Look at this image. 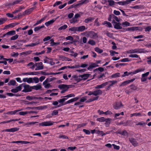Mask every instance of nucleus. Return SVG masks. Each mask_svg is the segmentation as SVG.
<instances>
[{
  "label": "nucleus",
  "mask_w": 151,
  "mask_h": 151,
  "mask_svg": "<svg viewBox=\"0 0 151 151\" xmlns=\"http://www.w3.org/2000/svg\"><path fill=\"white\" fill-rule=\"evenodd\" d=\"M30 65H32V66L30 67V68L33 69H34L35 66L36 67L35 69L36 70H42L44 68L42 63L41 62L36 63L35 64H34L33 63L31 62L29 63L27 65V66Z\"/></svg>",
  "instance_id": "nucleus-1"
},
{
  "label": "nucleus",
  "mask_w": 151,
  "mask_h": 151,
  "mask_svg": "<svg viewBox=\"0 0 151 151\" xmlns=\"http://www.w3.org/2000/svg\"><path fill=\"white\" fill-rule=\"evenodd\" d=\"M22 86H23L24 88V89L22 91L24 92L30 91L32 89L38 90L41 88V86H34L32 87H30L29 86H22Z\"/></svg>",
  "instance_id": "nucleus-2"
},
{
  "label": "nucleus",
  "mask_w": 151,
  "mask_h": 151,
  "mask_svg": "<svg viewBox=\"0 0 151 151\" xmlns=\"http://www.w3.org/2000/svg\"><path fill=\"white\" fill-rule=\"evenodd\" d=\"M87 96H86L82 97L80 100V102H84L86 101V103H89L95 100H97L98 99V97H93L87 100Z\"/></svg>",
  "instance_id": "nucleus-3"
},
{
  "label": "nucleus",
  "mask_w": 151,
  "mask_h": 151,
  "mask_svg": "<svg viewBox=\"0 0 151 151\" xmlns=\"http://www.w3.org/2000/svg\"><path fill=\"white\" fill-rule=\"evenodd\" d=\"M144 49L141 48L134 49L130 50L127 51V53L129 54L134 53H141L145 52Z\"/></svg>",
  "instance_id": "nucleus-4"
},
{
  "label": "nucleus",
  "mask_w": 151,
  "mask_h": 151,
  "mask_svg": "<svg viewBox=\"0 0 151 151\" xmlns=\"http://www.w3.org/2000/svg\"><path fill=\"white\" fill-rule=\"evenodd\" d=\"M54 123L52 121H50L40 123L39 124V125L42 126H48L52 125Z\"/></svg>",
  "instance_id": "nucleus-5"
},
{
  "label": "nucleus",
  "mask_w": 151,
  "mask_h": 151,
  "mask_svg": "<svg viewBox=\"0 0 151 151\" xmlns=\"http://www.w3.org/2000/svg\"><path fill=\"white\" fill-rule=\"evenodd\" d=\"M137 89L136 86H130L127 88L126 91L127 93H129L133 91L137 90Z\"/></svg>",
  "instance_id": "nucleus-6"
},
{
  "label": "nucleus",
  "mask_w": 151,
  "mask_h": 151,
  "mask_svg": "<svg viewBox=\"0 0 151 151\" xmlns=\"http://www.w3.org/2000/svg\"><path fill=\"white\" fill-rule=\"evenodd\" d=\"M87 35L88 37H89L91 38L92 39H96V38H97L98 37L97 34L95 33L93 31L89 32L88 33Z\"/></svg>",
  "instance_id": "nucleus-7"
},
{
  "label": "nucleus",
  "mask_w": 151,
  "mask_h": 151,
  "mask_svg": "<svg viewBox=\"0 0 151 151\" xmlns=\"http://www.w3.org/2000/svg\"><path fill=\"white\" fill-rule=\"evenodd\" d=\"M150 73L149 72H146L145 73L142 74V77L141 80L142 82H144L146 81L147 79V76Z\"/></svg>",
  "instance_id": "nucleus-8"
},
{
  "label": "nucleus",
  "mask_w": 151,
  "mask_h": 151,
  "mask_svg": "<svg viewBox=\"0 0 151 151\" xmlns=\"http://www.w3.org/2000/svg\"><path fill=\"white\" fill-rule=\"evenodd\" d=\"M123 105L121 102H116L113 105V107L116 109H118L121 107L123 106Z\"/></svg>",
  "instance_id": "nucleus-9"
},
{
  "label": "nucleus",
  "mask_w": 151,
  "mask_h": 151,
  "mask_svg": "<svg viewBox=\"0 0 151 151\" xmlns=\"http://www.w3.org/2000/svg\"><path fill=\"white\" fill-rule=\"evenodd\" d=\"M129 141L134 146L136 147L138 145V143L137 142L136 139H135L133 138H129Z\"/></svg>",
  "instance_id": "nucleus-10"
},
{
  "label": "nucleus",
  "mask_w": 151,
  "mask_h": 151,
  "mask_svg": "<svg viewBox=\"0 0 151 151\" xmlns=\"http://www.w3.org/2000/svg\"><path fill=\"white\" fill-rule=\"evenodd\" d=\"M112 22L114 23L115 24L114 25V28L117 29H121L122 28V27L120 26L121 25L120 23L119 22L117 23L115 22V20H113Z\"/></svg>",
  "instance_id": "nucleus-11"
},
{
  "label": "nucleus",
  "mask_w": 151,
  "mask_h": 151,
  "mask_svg": "<svg viewBox=\"0 0 151 151\" xmlns=\"http://www.w3.org/2000/svg\"><path fill=\"white\" fill-rule=\"evenodd\" d=\"M19 128L17 127L12 128L9 129H6L4 130V131L9 132H14L19 130Z\"/></svg>",
  "instance_id": "nucleus-12"
},
{
  "label": "nucleus",
  "mask_w": 151,
  "mask_h": 151,
  "mask_svg": "<svg viewBox=\"0 0 151 151\" xmlns=\"http://www.w3.org/2000/svg\"><path fill=\"white\" fill-rule=\"evenodd\" d=\"M69 86H59V88L60 89H62V91H61L62 93H64L66 91L69 87H68Z\"/></svg>",
  "instance_id": "nucleus-13"
},
{
  "label": "nucleus",
  "mask_w": 151,
  "mask_h": 151,
  "mask_svg": "<svg viewBox=\"0 0 151 151\" xmlns=\"http://www.w3.org/2000/svg\"><path fill=\"white\" fill-rule=\"evenodd\" d=\"M117 83V81H109L105 83H103L101 85H106L107 84H108L109 85H113L114 84H116Z\"/></svg>",
  "instance_id": "nucleus-14"
},
{
  "label": "nucleus",
  "mask_w": 151,
  "mask_h": 151,
  "mask_svg": "<svg viewBox=\"0 0 151 151\" xmlns=\"http://www.w3.org/2000/svg\"><path fill=\"white\" fill-rule=\"evenodd\" d=\"M33 79L32 78H24L23 79V81L24 82H27L28 83H33Z\"/></svg>",
  "instance_id": "nucleus-15"
},
{
  "label": "nucleus",
  "mask_w": 151,
  "mask_h": 151,
  "mask_svg": "<svg viewBox=\"0 0 151 151\" xmlns=\"http://www.w3.org/2000/svg\"><path fill=\"white\" fill-rule=\"evenodd\" d=\"M89 74H85L82 75H80V76L82 80H86L90 76Z\"/></svg>",
  "instance_id": "nucleus-16"
},
{
  "label": "nucleus",
  "mask_w": 151,
  "mask_h": 151,
  "mask_svg": "<svg viewBox=\"0 0 151 151\" xmlns=\"http://www.w3.org/2000/svg\"><path fill=\"white\" fill-rule=\"evenodd\" d=\"M22 86H19L18 87L15 88L11 90V91L12 92L15 93L17 92L18 91L21 90Z\"/></svg>",
  "instance_id": "nucleus-17"
},
{
  "label": "nucleus",
  "mask_w": 151,
  "mask_h": 151,
  "mask_svg": "<svg viewBox=\"0 0 151 151\" xmlns=\"http://www.w3.org/2000/svg\"><path fill=\"white\" fill-rule=\"evenodd\" d=\"M135 80V79L134 78L131 80L124 81L122 83L121 85H126L127 84H129L131 83L132 82Z\"/></svg>",
  "instance_id": "nucleus-18"
},
{
  "label": "nucleus",
  "mask_w": 151,
  "mask_h": 151,
  "mask_svg": "<svg viewBox=\"0 0 151 151\" xmlns=\"http://www.w3.org/2000/svg\"><path fill=\"white\" fill-rule=\"evenodd\" d=\"M72 78H74L75 81L77 82H79L82 80L80 76L74 75L72 76Z\"/></svg>",
  "instance_id": "nucleus-19"
},
{
  "label": "nucleus",
  "mask_w": 151,
  "mask_h": 151,
  "mask_svg": "<svg viewBox=\"0 0 151 151\" xmlns=\"http://www.w3.org/2000/svg\"><path fill=\"white\" fill-rule=\"evenodd\" d=\"M56 19H53L45 23V24L47 27L50 25L52 24L56 20Z\"/></svg>",
  "instance_id": "nucleus-20"
},
{
  "label": "nucleus",
  "mask_w": 151,
  "mask_h": 151,
  "mask_svg": "<svg viewBox=\"0 0 151 151\" xmlns=\"http://www.w3.org/2000/svg\"><path fill=\"white\" fill-rule=\"evenodd\" d=\"M94 19V18L93 17H89L85 19L84 22L85 23H88L89 22H91Z\"/></svg>",
  "instance_id": "nucleus-21"
},
{
  "label": "nucleus",
  "mask_w": 151,
  "mask_h": 151,
  "mask_svg": "<svg viewBox=\"0 0 151 151\" xmlns=\"http://www.w3.org/2000/svg\"><path fill=\"white\" fill-rule=\"evenodd\" d=\"M116 4L122 6H125L127 4L126 0L125 1H120L116 2Z\"/></svg>",
  "instance_id": "nucleus-22"
},
{
  "label": "nucleus",
  "mask_w": 151,
  "mask_h": 151,
  "mask_svg": "<svg viewBox=\"0 0 151 151\" xmlns=\"http://www.w3.org/2000/svg\"><path fill=\"white\" fill-rule=\"evenodd\" d=\"M6 34L7 36V38H8L9 36H12L15 35L16 34V32L14 30L11 31L7 32Z\"/></svg>",
  "instance_id": "nucleus-23"
},
{
  "label": "nucleus",
  "mask_w": 151,
  "mask_h": 151,
  "mask_svg": "<svg viewBox=\"0 0 151 151\" xmlns=\"http://www.w3.org/2000/svg\"><path fill=\"white\" fill-rule=\"evenodd\" d=\"M133 72H128L127 71L125 72L124 74L121 76L122 77H124L126 76H128L130 75H133Z\"/></svg>",
  "instance_id": "nucleus-24"
},
{
  "label": "nucleus",
  "mask_w": 151,
  "mask_h": 151,
  "mask_svg": "<svg viewBox=\"0 0 151 151\" xmlns=\"http://www.w3.org/2000/svg\"><path fill=\"white\" fill-rule=\"evenodd\" d=\"M21 110V109L17 110L14 111H8L6 114H7L13 115L15 114L17 112Z\"/></svg>",
  "instance_id": "nucleus-25"
},
{
  "label": "nucleus",
  "mask_w": 151,
  "mask_h": 151,
  "mask_svg": "<svg viewBox=\"0 0 151 151\" xmlns=\"http://www.w3.org/2000/svg\"><path fill=\"white\" fill-rule=\"evenodd\" d=\"M38 72H33L30 73H23L22 74L23 75H35L37 74Z\"/></svg>",
  "instance_id": "nucleus-26"
},
{
  "label": "nucleus",
  "mask_w": 151,
  "mask_h": 151,
  "mask_svg": "<svg viewBox=\"0 0 151 151\" xmlns=\"http://www.w3.org/2000/svg\"><path fill=\"white\" fill-rule=\"evenodd\" d=\"M46 17H44V18H43L42 19H41L39 21H37L36 23H35L34 25V26H36L38 24L41 23L43 21H44L46 18Z\"/></svg>",
  "instance_id": "nucleus-27"
},
{
  "label": "nucleus",
  "mask_w": 151,
  "mask_h": 151,
  "mask_svg": "<svg viewBox=\"0 0 151 151\" xmlns=\"http://www.w3.org/2000/svg\"><path fill=\"white\" fill-rule=\"evenodd\" d=\"M138 27H129L127 29L126 31H134L138 30Z\"/></svg>",
  "instance_id": "nucleus-28"
},
{
  "label": "nucleus",
  "mask_w": 151,
  "mask_h": 151,
  "mask_svg": "<svg viewBox=\"0 0 151 151\" xmlns=\"http://www.w3.org/2000/svg\"><path fill=\"white\" fill-rule=\"evenodd\" d=\"M78 28V31L82 32L84 31L86 28L85 26H82L77 27Z\"/></svg>",
  "instance_id": "nucleus-29"
},
{
  "label": "nucleus",
  "mask_w": 151,
  "mask_h": 151,
  "mask_svg": "<svg viewBox=\"0 0 151 151\" xmlns=\"http://www.w3.org/2000/svg\"><path fill=\"white\" fill-rule=\"evenodd\" d=\"M93 92V95L96 96L99 95L101 94L102 93L101 91L99 90H96Z\"/></svg>",
  "instance_id": "nucleus-30"
},
{
  "label": "nucleus",
  "mask_w": 151,
  "mask_h": 151,
  "mask_svg": "<svg viewBox=\"0 0 151 151\" xmlns=\"http://www.w3.org/2000/svg\"><path fill=\"white\" fill-rule=\"evenodd\" d=\"M45 27V26L43 25L41 26H39L35 27L34 29V30L35 31L37 32L40 30V29L44 28Z\"/></svg>",
  "instance_id": "nucleus-31"
},
{
  "label": "nucleus",
  "mask_w": 151,
  "mask_h": 151,
  "mask_svg": "<svg viewBox=\"0 0 151 151\" xmlns=\"http://www.w3.org/2000/svg\"><path fill=\"white\" fill-rule=\"evenodd\" d=\"M119 77H120V73H117L113 74L111 76V77L112 78H116Z\"/></svg>",
  "instance_id": "nucleus-32"
},
{
  "label": "nucleus",
  "mask_w": 151,
  "mask_h": 151,
  "mask_svg": "<svg viewBox=\"0 0 151 151\" xmlns=\"http://www.w3.org/2000/svg\"><path fill=\"white\" fill-rule=\"evenodd\" d=\"M119 134L124 136H127L128 133L126 131L124 130L122 131H119L117 132Z\"/></svg>",
  "instance_id": "nucleus-33"
},
{
  "label": "nucleus",
  "mask_w": 151,
  "mask_h": 151,
  "mask_svg": "<svg viewBox=\"0 0 151 151\" xmlns=\"http://www.w3.org/2000/svg\"><path fill=\"white\" fill-rule=\"evenodd\" d=\"M145 70V68H139L138 69H137L135 70L133 72V73L134 74H135L137 73H138L139 72L143 71Z\"/></svg>",
  "instance_id": "nucleus-34"
},
{
  "label": "nucleus",
  "mask_w": 151,
  "mask_h": 151,
  "mask_svg": "<svg viewBox=\"0 0 151 151\" xmlns=\"http://www.w3.org/2000/svg\"><path fill=\"white\" fill-rule=\"evenodd\" d=\"M69 31L73 32L74 33H75L77 31H78V28L76 27H73L70 28L69 29Z\"/></svg>",
  "instance_id": "nucleus-35"
},
{
  "label": "nucleus",
  "mask_w": 151,
  "mask_h": 151,
  "mask_svg": "<svg viewBox=\"0 0 151 151\" xmlns=\"http://www.w3.org/2000/svg\"><path fill=\"white\" fill-rule=\"evenodd\" d=\"M109 3V5L111 6H112L116 4V2L113 0H108L107 1Z\"/></svg>",
  "instance_id": "nucleus-36"
},
{
  "label": "nucleus",
  "mask_w": 151,
  "mask_h": 151,
  "mask_svg": "<svg viewBox=\"0 0 151 151\" xmlns=\"http://www.w3.org/2000/svg\"><path fill=\"white\" fill-rule=\"evenodd\" d=\"M78 21V20L76 18H75L74 17L70 20V22L71 23H75Z\"/></svg>",
  "instance_id": "nucleus-37"
},
{
  "label": "nucleus",
  "mask_w": 151,
  "mask_h": 151,
  "mask_svg": "<svg viewBox=\"0 0 151 151\" xmlns=\"http://www.w3.org/2000/svg\"><path fill=\"white\" fill-rule=\"evenodd\" d=\"M97 52L99 53H101L103 52V50L100 49L99 48L96 47L94 49Z\"/></svg>",
  "instance_id": "nucleus-38"
},
{
  "label": "nucleus",
  "mask_w": 151,
  "mask_h": 151,
  "mask_svg": "<svg viewBox=\"0 0 151 151\" xmlns=\"http://www.w3.org/2000/svg\"><path fill=\"white\" fill-rule=\"evenodd\" d=\"M65 39L66 40H70L73 42H76L75 40L74 41L73 37L71 36H69L66 37Z\"/></svg>",
  "instance_id": "nucleus-39"
},
{
  "label": "nucleus",
  "mask_w": 151,
  "mask_h": 151,
  "mask_svg": "<svg viewBox=\"0 0 151 151\" xmlns=\"http://www.w3.org/2000/svg\"><path fill=\"white\" fill-rule=\"evenodd\" d=\"M58 102L60 104V105L58 106V107H60L61 106H63L64 105H62L64 104L65 102H64V99H60L58 101Z\"/></svg>",
  "instance_id": "nucleus-40"
},
{
  "label": "nucleus",
  "mask_w": 151,
  "mask_h": 151,
  "mask_svg": "<svg viewBox=\"0 0 151 151\" xmlns=\"http://www.w3.org/2000/svg\"><path fill=\"white\" fill-rule=\"evenodd\" d=\"M88 43L92 45H94L96 44V42L93 40H90L88 42Z\"/></svg>",
  "instance_id": "nucleus-41"
},
{
  "label": "nucleus",
  "mask_w": 151,
  "mask_h": 151,
  "mask_svg": "<svg viewBox=\"0 0 151 151\" xmlns=\"http://www.w3.org/2000/svg\"><path fill=\"white\" fill-rule=\"evenodd\" d=\"M67 27H68V26L67 25H66V24L64 25L61 27L60 28H59L58 29V30H64V29H66Z\"/></svg>",
  "instance_id": "nucleus-42"
},
{
  "label": "nucleus",
  "mask_w": 151,
  "mask_h": 151,
  "mask_svg": "<svg viewBox=\"0 0 151 151\" xmlns=\"http://www.w3.org/2000/svg\"><path fill=\"white\" fill-rule=\"evenodd\" d=\"M103 24H107V26L109 27H112V25L111 23L109 22H108L107 21H105L104 22V23H103Z\"/></svg>",
  "instance_id": "nucleus-43"
},
{
  "label": "nucleus",
  "mask_w": 151,
  "mask_h": 151,
  "mask_svg": "<svg viewBox=\"0 0 151 151\" xmlns=\"http://www.w3.org/2000/svg\"><path fill=\"white\" fill-rule=\"evenodd\" d=\"M38 123L37 122H32L26 123L24 124V125L27 126V127H29L30 125L32 124H33L36 123Z\"/></svg>",
  "instance_id": "nucleus-44"
},
{
  "label": "nucleus",
  "mask_w": 151,
  "mask_h": 151,
  "mask_svg": "<svg viewBox=\"0 0 151 151\" xmlns=\"http://www.w3.org/2000/svg\"><path fill=\"white\" fill-rule=\"evenodd\" d=\"M105 119L104 117H101L97 119V121L100 122H104L105 121Z\"/></svg>",
  "instance_id": "nucleus-45"
},
{
  "label": "nucleus",
  "mask_w": 151,
  "mask_h": 151,
  "mask_svg": "<svg viewBox=\"0 0 151 151\" xmlns=\"http://www.w3.org/2000/svg\"><path fill=\"white\" fill-rule=\"evenodd\" d=\"M104 122H105V124L107 126V125L109 124L110 123L111 119L109 118L105 119Z\"/></svg>",
  "instance_id": "nucleus-46"
},
{
  "label": "nucleus",
  "mask_w": 151,
  "mask_h": 151,
  "mask_svg": "<svg viewBox=\"0 0 151 151\" xmlns=\"http://www.w3.org/2000/svg\"><path fill=\"white\" fill-rule=\"evenodd\" d=\"M141 116V115L140 113H134L133 114H130V116L131 117H132V116Z\"/></svg>",
  "instance_id": "nucleus-47"
},
{
  "label": "nucleus",
  "mask_w": 151,
  "mask_h": 151,
  "mask_svg": "<svg viewBox=\"0 0 151 151\" xmlns=\"http://www.w3.org/2000/svg\"><path fill=\"white\" fill-rule=\"evenodd\" d=\"M7 19L5 18H2L0 19V25L1 24L5 22L6 21Z\"/></svg>",
  "instance_id": "nucleus-48"
},
{
  "label": "nucleus",
  "mask_w": 151,
  "mask_h": 151,
  "mask_svg": "<svg viewBox=\"0 0 151 151\" xmlns=\"http://www.w3.org/2000/svg\"><path fill=\"white\" fill-rule=\"evenodd\" d=\"M16 82L14 80H11L8 83V85H15Z\"/></svg>",
  "instance_id": "nucleus-49"
},
{
  "label": "nucleus",
  "mask_w": 151,
  "mask_h": 151,
  "mask_svg": "<svg viewBox=\"0 0 151 151\" xmlns=\"http://www.w3.org/2000/svg\"><path fill=\"white\" fill-rule=\"evenodd\" d=\"M19 35H16L14 36H12L10 39V40H16L18 38Z\"/></svg>",
  "instance_id": "nucleus-50"
},
{
  "label": "nucleus",
  "mask_w": 151,
  "mask_h": 151,
  "mask_svg": "<svg viewBox=\"0 0 151 151\" xmlns=\"http://www.w3.org/2000/svg\"><path fill=\"white\" fill-rule=\"evenodd\" d=\"M146 124V123L144 122L143 121H142L140 122H138L136 123V124L137 125L143 126L145 125Z\"/></svg>",
  "instance_id": "nucleus-51"
},
{
  "label": "nucleus",
  "mask_w": 151,
  "mask_h": 151,
  "mask_svg": "<svg viewBox=\"0 0 151 151\" xmlns=\"http://www.w3.org/2000/svg\"><path fill=\"white\" fill-rule=\"evenodd\" d=\"M33 79V83L34 82L35 83H37L39 82V78L37 77H34L32 78Z\"/></svg>",
  "instance_id": "nucleus-52"
},
{
  "label": "nucleus",
  "mask_w": 151,
  "mask_h": 151,
  "mask_svg": "<svg viewBox=\"0 0 151 151\" xmlns=\"http://www.w3.org/2000/svg\"><path fill=\"white\" fill-rule=\"evenodd\" d=\"M122 25L124 27L126 26H129L130 25V23L127 21L123 22L122 23Z\"/></svg>",
  "instance_id": "nucleus-53"
},
{
  "label": "nucleus",
  "mask_w": 151,
  "mask_h": 151,
  "mask_svg": "<svg viewBox=\"0 0 151 151\" xmlns=\"http://www.w3.org/2000/svg\"><path fill=\"white\" fill-rule=\"evenodd\" d=\"M89 1V0H82L80 1L79 2H81V4H86Z\"/></svg>",
  "instance_id": "nucleus-54"
},
{
  "label": "nucleus",
  "mask_w": 151,
  "mask_h": 151,
  "mask_svg": "<svg viewBox=\"0 0 151 151\" xmlns=\"http://www.w3.org/2000/svg\"><path fill=\"white\" fill-rule=\"evenodd\" d=\"M142 6L141 5H136L135 6L131 7V8L134 9H139L141 8Z\"/></svg>",
  "instance_id": "nucleus-55"
},
{
  "label": "nucleus",
  "mask_w": 151,
  "mask_h": 151,
  "mask_svg": "<svg viewBox=\"0 0 151 151\" xmlns=\"http://www.w3.org/2000/svg\"><path fill=\"white\" fill-rule=\"evenodd\" d=\"M110 55L112 56L114 55L115 54H118V52H116L112 50H110Z\"/></svg>",
  "instance_id": "nucleus-56"
},
{
  "label": "nucleus",
  "mask_w": 151,
  "mask_h": 151,
  "mask_svg": "<svg viewBox=\"0 0 151 151\" xmlns=\"http://www.w3.org/2000/svg\"><path fill=\"white\" fill-rule=\"evenodd\" d=\"M112 16L113 17V19H114V20H115L117 22H119L120 21V19H119L116 16L112 14Z\"/></svg>",
  "instance_id": "nucleus-57"
},
{
  "label": "nucleus",
  "mask_w": 151,
  "mask_h": 151,
  "mask_svg": "<svg viewBox=\"0 0 151 151\" xmlns=\"http://www.w3.org/2000/svg\"><path fill=\"white\" fill-rule=\"evenodd\" d=\"M49 82V79H47L43 83V85H50V84L48 83Z\"/></svg>",
  "instance_id": "nucleus-58"
},
{
  "label": "nucleus",
  "mask_w": 151,
  "mask_h": 151,
  "mask_svg": "<svg viewBox=\"0 0 151 151\" xmlns=\"http://www.w3.org/2000/svg\"><path fill=\"white\" fill-rule=\"evenodd\" d=\"M96 133L98 134H99L102 136H103L106 134H104L102 131H100L99 130H96Z\"/></svg>",
  "instance_id": "nucleus-59"
},
{
  "label": "nucleus",
  "mask_w": 151,
  "mask_h": 151,
  "mask_svg": "<svg viewBox=\"0 0 151 151\" xmlns=\"http://www.w3.org/2000/svg\"><path fill=\"white\" fill-rule=\"evenodd\" d=\"M97 70H99L101 72H102L104 71V69L102 67H99L98 68H96L94 70V71H95Z\"/></svg>",
  "instance_id": "nucleus-60"
},
{
  "label": "nucleus",
  "mask_w": 151,
  "mask_h": 151,
  "mask_svg": "<svg viewBox=\"0 0 151 151\" xmlns=\"http://www.w3.org/2000/svg\"><path fill=\"white\" fill-rule=\"evenodd\" d=\"M98 19L97 18L94 21V25L98 26L100 25L99 22L98 21Z\"/></svg>",
  "instance_id": "nucleus-61"
},
{
  "label": "nucleus",
  "mask_w": 151,
  "mask_h": 151,
  "mask_svg": "<svg viewBox=\"0 0 151 151\" xmlns=\"http://www.w3.org/2000/svg\"><path fill=\"white\" fill-rule=\"evenodd\" d=\"M112 145L114 147V149L116 150H119L120 149V147L119 146L116 145L114 144H113Z\"/></svg>",
  "instance_id": "nucleus-62"
},
{
  "label": "nucleus",
  "mask_w": 151,
  "mask_h": 151,
  "mask_svg": "<svg viewBox=\"0 0 151 151\" xmlns=\"http://www.w3.org/2000/svg\"><path fill=\"white\" fill-rule=\"evenodd\" d=\"M58 113V111L57 110H55L52 111L51 114L52 116H54L57 115Z\"/></svg>",
  "instance_id": "nucleus-63"
},
{
  "label": "nucleus",
  "mask_w": 151,
  "mask_h": 151,
  "mask_svg": "<svg viewBox=\"0 0 151 151\" xmlns=\"http://www.w3.org/2000/svg\"><path fill=\"white\" fill-rule=\"evenodd\" d=\"M129 57L131 58H138L139 57V55L137 54H130L129 56Z\"/></svg>",
  "instance_id": "nucleus-64"
}]
</instances>
